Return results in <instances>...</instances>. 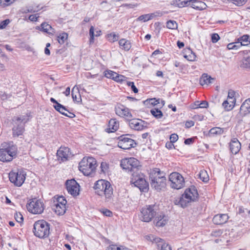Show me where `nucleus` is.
Returning <instances> with one entry per match:
<instances>
[{"label":"nucleus","instance_id":"nucleus-1","mask_svg":"<svg viewBox=\"0 0 250 250\" xmlns=\"http://www.w3.org/2000/svg\"><path fill=\"white\" fill-rule=\"evenodd\" d=\"M17 152V148L13 142H3L0 146V161L10 162L16 157Z\"/></svg>","mask_w":250,"mask_h":250},{"label":"nucleus","instance_id":"nucleus-2","mask_svg":"<svg viewBox=\"0 0 250 250\" xmlns=\"http://www.w3.org/2000/svg\"><path fill=\"white\" fill-rule=\"evenodd\" d=\"M93 188L97 194L105 196L106 201L108 202L112 198L113 188L108 181L103 179L99 180L95 183Z\"/></svg>","mask_w":250,"mask_h":250},{"label":"nucleus","instance_id":"nucleus-3","mask_svg":"<svg viewBox=\"0 0 250 250\" xmlns=\"http://www.w3.org/2000/svg\"><path fill=\"white\" fill-rule=\"evenodd\" d=\"M50 225L44 220L36 221L33 226V232L39 238H45L50 234Z\"/></svg>","mask_w":250,"mask_h":250},{"label":"nucleus","instance_id":"nucleus-4","mask_svg":"<svg viewBox=\"0 0 250 250\" xmlns=\"http://www.w3.org/2000/svg\"><path fill=\"white\" fill-rule=\"evenodd\" d=\"M96 165V161L94 158L84 157L79 163V169L84 175L89 176L94 173Z\"/></svg>","mask_w":250,"mask_h":250},{"label":"nucleus","instance_id":"nucleus-5","mask_svg":"<svg viewBox=\"0 0 250 250\" xmlns=\"http://www.w3.org/2000/svg\"><path fill=\"white\" fill-rule=\"evenodd\" d=\"M158 210V206L156 204L146 205L141 209V220L145 222L151 221L156 216Z\"/></svg>","mask_w":250,"mask_h":250},{"label":"nucleus","instance_id":"nucleus-6","mask_svg":"<svg viewBox=\"0 0 250 250\" xmlns=\"http://www.w3.org/2000/svg\"><path fill=\"white\" fill-rule=\"evenodd\" d=\"M130 183L138 188L141 191L147 192L149 189V185L145 178V175L138 172L132 173Z\"/></svg>","mask_w":250,"mask_h":250},{"label":"nucleus","instance_id":"nucleus-7","mask_svg":"<svg viewBox=\"0 0 250 250\" xmlns=\"http://www.w3.org/2000/svg\"><path fill=\"white\" fill-rule=\"evenodd\" d=\"M120 166L123 169H125L133 173L137 172L139 166V161L135 158L130 157L122 159Z\"/></svg>","mask_w":250,"mask_h":250},{"label":"nucleus","instance_id":"nucleus-8","mask_svg":"<svg viewBox=\"0 0 250 250\" xmlns=\"http://www.w3.org/2000/svg\"><path fill=\"white\" fill-rule=\"evenodd\" d=\"M130 136L129 134H125L119 136L118 138V146L123 149H129L134 147L136 143L134 140L129 138Z\"/></svg>","mask_w":250,"mask_h":250},{"label":"nucleus","instance_id":"nucleus-9","mask_svg":"<svg viewBox=\"0 0 250 250\" xmlns=\"http://www.w3.org/2000/svg\"><path fill=\"white\" fill-rule=\"evenodd\" d=\"M27 208L33 214H41L43 212L44 208L42 202L35 198L27 204Z\"/></svg>","mask_w":250,"mask_h":250},{"label":"nucleus","instance_id":"nucleus-10","mask_svg":"<svg viewBox=\"0 0 250 250\" xmlns=\"http://www.w3.org/2000/svg\"><path fill=\"white\" fill-rule=\"evenodd\" d=\"M26 173L21 170L17 172L11 171L9 174L10 181L18 187L21 186L25 179Z\"/></svg>","mask_w":250,"mask_h":250},{"label":"nucleus","instance_id":"nucleus-11","mask_svg":"<svg viewBox=\"0 0 250 250\" xmlns=\"http://www.w3.org/2000/svg\"><path fill=\"white\" fill-rule=\"evenodd\" d=\"M169 181L171 182L172 188L179 189L182 188L185 185L183 177L178 172H172L169 175Z\"/></svg>","mask_w":250,"mask_h":250},{"label":"nucleus","instance_id":"nucleus-12","mask_svg":"<svg viewBox=\"0 0 250 250\" xmlns=\"http://www.w3.org/2000/svg\"><path fill=\"white\" fill-rule=\"evenodd\" d=\"M149 178L151 187L157 191L162 190L166 187V176L154 177L153 175H150Z\"/></svg>","mask_w":250,"mask_h":250},{"label":"nucleus","instance_id":"nucleus-13","mask_svg":"<svg viewBox=\"0 0 250 250\" xmlns=\"http://www.w3.org/2000/svg\"><path fill=\"white\" fill-rule=\"evenodd\" d=\"M65 186L68 192L73 197L79 194L80 186L74 179L66 180Z\"/></svg>","mask_w":250,"mask_h":250},{"label":"nucleus","instance_id":"nucleus-14","mask_svg":"<svg viewBox=\"0 0 250 250\" xmlns=\"http://www.w3.org/2000/svg\"><path fill=\"white\" fill-rule=\"evenodd\" d=\"M148 237L151 241L156 244L159 250H171V247L164 240L153 235L148 236Z\"/></svg>","mask_w":250,"mask_h":250},{"label":"nucleus","instance_id":"nucleus-15","mask_svg":"<svg viewBox=\"0 0 250 250\" xmlns=\"http://www.w3.org/2000/svg\"><path fill=\"white\" fill-rule=\"evenodd\" d=\"M116 114L121 117H126L131 118L132 117V114L129 109L120 103H117L115 107Z\"/></svg>","mask_w":250,"mask_h":250},{"label":"nucleus","instance_id":"nucleus-16","mask_svg":"<svg viewBox=\"0 0 250 250\" xmlns=\"http://www.w3.org/2000/svg\"><path fill=\"white\" fill-rule=\"evenodd\" d=\"M183 194L185 198L192 202L196 201L198 199L199 194L197 190L196 187L193 186L186 189Z\"/></svg>","mask_w":250,"mask_h":250},{"label":"nucleus","instance_id":"nucleus-17","mask_svg":"<svg viewBox=\"0 0 250 250\" xmlns=\"http://www.w3.org/2000/svg\"><path fill=\"white\" fill-rule=\"evenodd\" d=\"M57 156L59 160L62 162L66 161L72 155L68 147H61L57 151Z\"/></svg>","mask_w":250,"mask_h":250},{"label":"nucleus","instance_id":"nucleus-18","mask_svg":"<svg viewBox=\"0 0 250 250\" xmlns=\"http://www.w3.org/2000/svg\"><path fill=\"white\" fill-rule=\"evenodd\" d=\"M129 125L131 129L141 130L147 127V122L138 119H132L129 120Z\"/></svg>","mask_w":250,"mask_h":250},{"label":"nucleus","instance_id":"nucleus-19","mask_svg":"<svg viewBox=\"0 0 250 250\" xmlns=\"http://www.w3.org/2000/svg\"><path fill=\"white\" fill-rule=\"evenodd\" d=\"M249 113H250V99H248L242 104L236 117L239 121H241V118Z\"/></svg>","mask_w":250,"mask_h":250},{"label":"nucleus","instance_id":"nucleus-20","mask_svg":"<svg viewBox=\"0 0 250 250\" xmlns=\"http://www.w3.org/2000/svg\"><path fill=\"white\" fill-rule=\"evenodd\" d=\"M168 220L167 216L163 212L159 213L157 212L153 222L156 226L160 227H164L167 223Z\"/></svg>","mask_w":250,"mask_h":250},{"label":"nucleus","instance_id":"nucleus-21","mask_svg":"<svg viewBox=\"0 0 250 250\" xmlns=\"http://www.w3.org/2000/svg\"><path fill=\"white\" fill-rule=\"evenodd\" d=\"M229 218L227 214H216L213 217L212 222L215 225H221L227 222Z\"/></svg>","mask_w":250,"mask_h":250},{"label":"nucleus","instance_id":"nucleus-22","mask_svg":"<svg viewBox=\"0 0 250 250\" xmlns=\"http://www.w3.org/2000/svg\"><path fill=\"white\" fill-rule=\"evenodd\" d=\"M229 147L231 152L233 154H236L240 151L241 145L237 138H233L229 143Z\"/></svg>","mask_w":250,"mask_h":250},{"label":"nucleus","instance_id":"nucleus-23","mask_svg":"<svg viewBox=\"0 0 250 250\" xmlns=\"http://www.w3.org/2000/svg\"><path fill=\"white\" fill-rule=\"evenodd\" d=\"M119 126V122L116 119H111L108 122V127L105 129L107 133H112L116 131Z\"/></svg>","mask_w":250,"mask_h":250},{"label":"nucleus","instance_id":"nucleus-24","mask_svg":"<svg viewBox=\"0 0 250 250\" xmlns=\"http://www.w3.org/2000/svg\"><path fill=\"white\" fill-rule=\"evenodd\" d=\"M37 29L51 35L55 33V30L45 22H42L40 26H38Z\"/></svg>","mask_w":250,"mask_h":250},{"label":"nucleus","instance_id":"nucleus-25","mask_svg":"<svg viewBox=\"0 0 250 250\" xmlns=\"http://www.w3.org/2000/svg\"><path fill=\"white\" fill-rule=\"evenodd\" d=\"M50 100L51 102L54 104L53 106L56 111L63 115L65 114L66 113L65 111H68V109L65 106L58 103V101L53 98H51Z\"/></svg>","mask_w":250,"mask_h":250},{"label":"nucleus","instance_id":"nucleus-26","mask_svg":"<svg viewBox=\"0 0 250 250\" xmlns=\"http://www.w3.org/2000/svg\"><path fill=\"white\" fill-rule=\"evenodd\" d=\"M13 136L19 137L21 135L24 131V125L23 124H14V127L12 128Z\"/></svg>","mask_w":250,"mask_h":250},{"label":"nucleus","instance_id":"nucleus-27","mask_svg":"<svg viewBox=\"0 0 250 250\" xmlns=\"http://www.w3.org/2000/svg\"><path fill=\"white\" fill-rule=\"evenodd\" d=\"M191 202L192 201L185 198V197H184L183 194L180 197L175 199L174 200V203L175 205H179L182 208L186 207L188 204Z\"/></svg>","mask_w":250,"mask_h":250},{"label":"nucleus","instance_id":"nucleus-28","mask_svg":"<svg viewBox=\"0 0 250 250\" xmlns=\"http://www.w3.org/2000/svg\"><path fill=\"white\" fill-rule=\"evenodd\" d=\"M191 2V0H173L171 4L180 8L188 6Z\"/></svg>","mask_w":250,"mask_h":250},{"label":"nucleus","instance_id":"nucleus-29","mask_svg":"<svg viewBox=\"0 0 250 250\" xmlns=\"http://www.w3.org/2000/svg\"><path fill=\"white\" fill-rule=\"evenodd\" d=\"M66 205L62 204L59 205L58 204H54L53 207V209L55 213L59 215H63L66 211Z\"/></svg>","mask_w":250,"mask_h":250},{"label":"nucleus","instance_id":"nucleus-30","mask_svg":"<svg viewBox=\"0 0 250 250\" xmlns=\"http://www.w3.org/2000/svg\"><path fill=\"white\" fill-rule=\"evenodd\" d=\"M119 44L120 48L125 50V51H128L131 47L130 41L125 39H121L119 41Z\"/></svg>","mask_w":250,"mask_h":250},{"label":"nucleus","instance_id":"nucleus-31","mask_svg":"<svg viewBox=\"0 0 250 250\" xmlns=\"http://www.w3.org/2000/svg\"><path fill=\"white\" fill-rule=\"evenodd\" d=\"M28 121V115H22L21 117H14L12 119L13 124H23L24 125L25 123Z\"/></svg>","mask_w":250,"mask_h":250},{"label":"nucleus","instance_id":"nucleus-32","mask_svg":"<svg viewBox=\"0 0 250 250\" xmlns=\"http://www.w3.org/2000/svg\"><path fill=\"white\" fill-rule=\"evenodd\" d=\"M213 80L214 79L210 76H208L206 74H204L200 78V83L202 85L205 84L208 85V84L212 83L211 80Z\"/></svg>","mask_w":250,"mask_h":250},{"label":"nucleus","instance_id":"nucleus-33","mask_svg":"<svg viewBox=\"0 0 250 250\" xmlns=\"http://www.w3.org/2000/svg\"><path fill=\"white\" fill-rule=\"evenodd\" d=\"M186 52L188 54H185L184 57L189 61H194L195 60L196 56L195 54L190 49V48H188L186 50Z\"/></svg>","mask_w":250,"mask_h":250},{"label":"nucleus","instance_id":"nucleus-34","mask_svg":"<svg viewBox=\"0 0 250 250\" xmlns=\"http://www.w3.org/2000/svg\"><path fill=\"white\" fill-rule=\"evenodd\" d=\"M190 3V6L196 9L202 10L206 8V5L205 3L202 1H193L192 0Z\"/></svg>","mask_w":250,"mask_h":250},{"label":"nucleus","instance_id":"nucleus-35","mask_svg":"<svg viewBox=\"0 0 250 250\" xmlns=\"http://www.w3.org/2000/svg\"><path fill=\"white\" fill-rule=\"evenodd\" d=\"M101 33V30H98L96 31V34L95 35V36L98 37L100 36ZM89 35H90V40H89V42L90 44L94 42V28L93 26H91L89 29Z\"/></svg>","mask_w":250,"mask_h":250},{"label":"nucleus","instance_id":"nucleus-36","mask_svg":"<svg viewBox=\"0 0 250 250\" xmlns=\"http://www.w3.org/2000/svg\"><path fill=\"white\" fill-rule=\"evenodd\" d=\"M249 37L248 35H244L238 39V42L242 44V46L248 45L249 43L250 44V41H249Z\"/></svg>","mask_w":250,"mask_h":250},{"label":"nucleus","instance_id":"nucleus-37","mask_svg":"<svg viewBox=\"0 0 250 250\" xmlns=\"http://www.w3.org/2000/svg\"><path fill=\"white\" fill-rule=\"evenodd\" d=\"M151 114L156 119H161L163 116V112L158 108H154L150 111Z\"/></svg>","mask_w":250,"mask_h":250},{"label":"nucleus","instance_id":"nucleus-38","mask_svg":"<svg viewBox=\"0 0 250 250\" xmlns=\"http://www.w3.org/2000/svg\"><path fill=\"white\" fill-rule=\"evenodd\" d=\"M199 178L204 182H207L209 180V176L207 172L205 170H201L198 174Z\"/></svg>","mask_w":250,"mask_h":250},{"label":"nucleus","instance_id":"nucleus-39","mask_svg":"<svg viewBox=\"0 0 250 250\" xmlns=\"http://www.w3.org/2000/svg\"><path fill=\"white\" fill-rule=\"evenodd\" d=\"M240 66L243 68L250 69V57H244L242 60Z\"/></svg>","mask_w":250,"mask_h":250},{"label":"nucleus","instance_id":"nucleus-40","mask_svg":"<svg viewBox=\"0 0 250 250\" xmlns=\"http://www.w3.org/2000/svg\"><path fill=\"white\" fill-rule=\"evenodd\" d=\"M58 41L61 44L64 43L68 38V34L65 32L61 33L58 37Z\"/></svg>","mask_w":250,"mask_h":250},{"label":"nucleus","instance_id":"nucleus-41","mask_svg":"<svg viewBox=\"0 0 250 250\" xmlns=\"http://www.w3.org/2000/svg\"><path fill=\"white\" fill-rule=\"evenodd\" d=\"M242 46V44L239 43V42H236L235 43H230L227 45V48L229 50H237Z\"/></svg>","mask_w":250,"mask_h":250},{"label":"nucleus","instance_id":"nucleus-42","mask_svg":"<svg viewBox=\"0 0 250 250\" xmlns=\"http://www.w3.org/2000/svg\"><path fill=\"white\" fill-rule=\"evenodd\" d=\"M167 27L170 29H176L178 27V24L176 21L169 20L166 23Z\"/></svg>","mask_w":250,"mask_h":250},{"label":"nucleus","instance_id":"nucleus-43","mask_svg":"<svg viewBox=\"0 0 250 250\" xmlns=\"http://www.w3.org/2000/svg\"><path fill=\"white\" fill-rule=\"evenodd\" d=\"M117 73L110 70H106L104 72V76L107 78L112 79L114 81V78Z\"/></svg>","mask_w":250,"mask_h":250},{"label":"nucleus","instance_id":"nucleus-44","mask_svg":"<svg viewBox=\"0 0 250 250\" xmlns=\"http://www.w3.org/2000/svg\"><path fill=\"white\" fill-rule=\"evenodd\" d=\"M223 132V130L220 127H213L210 129L209 134L210 135H218L222 134Z\"/></svg>","mask_w":250,"mask_h":250},{"label":"nucleus","instance_id":"nucleus-45","mask_svg":"<svg viewBox=\"0 0 250 250\" xmlns=\"http://www.w3.org/2000/svg\"><path fill=\"white\" fill-rule=\"evenodd\" d=\"M150 175H153L154 177L165 176V173L163 171H161L159 168H155L153 170V173Z\"/></svg>","mask_w":250,"mask_h":250},{"label":"nucleus","instance_id":"nucleus-46","mask_svg":"<svg viewBox=\"0 0 250 250\" xmlns=\"http://www.w3.org/2000/svg\"><path fill=\"white\" fill-rule=\"evenodd\" d=\"M143 103L146 105L148 104L155 105L159 104V103H156V99L155 98L147 99L146 100L143 101Z\"/></svg>","mask_w":250,"mask_h":250},{"label":"nucleus","instance_id":"nucleus-47","mask_svg":"<svg viewBox=\"0 0 250 250\" xmlns=\"http://www.w3.org/2000/svg\"><path fill=\"white\" fill-rule=\"evenodd\" d=\"M54 204H58L59 205H61L63 204L66 205L67 201L64 197L59 196L57 198L56 201H54Z\"/></svg>","mask_w":250,"mask_h":250},{"label":"nucleus","instance_id":"nucleus-48","mask_svg":"<svg viewBox=\"0 0 250 250\" xmlns=\"http://www.w3.org/2000/svg\"><path fill=\"white\" fill-rule=\"evenodd\" d=\"M222 106L226 111L231 110L233 107L229 104V100H225L222 104Z\"/></svg>","mask_w":250,"mask_h":250},{"label":"nucleus","instance_id":"nucleus-49","mask_svg":"<svg viewBox=\"0 0 250 250\" xmlns=\"http://www.w3.org/2000/svg\"><path fill=\"white\" fill-rule=\"evenodd\" d=\"M149 20H150V16H148V14L142 15L139 16L137 19V21H143L144 22L147 21Z\"/></svg>","mask_w":250,"mask_h":250},{"label":"nucleus","instance_id":"nucleus-50","mask_svg":"<svg viewBox=\"0 0 250 250\" xmlns=\"http://www.w3.org/2000/svg\"><path fill=\"white\" fill-rule=\"evenodd\" d=\"M223 233V231L221 229H215L213 230L211 233V235L213 237H218Z\"/></svg>","mask_w":250,"mask_h":250},{"label":"nucleus","instance_id":"nucleus-51","mask_svg":"<svg viewBox=\"0 0 250 250\" xmlns=\"http://www.w3.org/2000/svg\"><path fill=\"white\" fill-rule=\"evenodd\" d=\"M127 84L131 87V88L132 90L135 93H137L138 92V89L135 86L134 82H128L127 83Z\"/></svg>","mask_w":250,"mask_h":250},{"label":"nucleus","instance_id":"nucleus-52","mask_svg":"<svg viewBox=\"0 0 250 250\" xmlns=\"http://www.w3.org/2000/svg\"><path fill=\"white\" fill-rule=\"evenodd\" d=\"M125 77L122 75L116 74L115 77L114 78V81L117 82H122L124 81Z\"/></svg>","mask_w":250,"mask_h":250},{"label":"nucleus","instance_id":"nucleus-53","mask_svg":"<svg viewBox=\"0 0 250 250\" xmlns=\"http://www.w3.org/2000/svg\"><path fill=\"white\" fill-rule=\"evenodd\" d=\"M247 0H232V2L237 6L243 5Z\"/></svg>","mask_w":250,"mask_h":250},{"label":"nucleus","instance_id":"nucleus-54","mask_svg":"<svg viewBox=\"0 0 250 250\" xmlns=\"http://www.w3.org/2000/svg\"><path fill=\"white\" fill-rule=\"evenodd\" d=\"M14 0H0L1 5L6 6L13 2Z\"/></svg>","mask_w":250,"mask_h":250},{"label":"nucleus","instance_id":"nucleus-55","mask_svg":"<svg viewBox=\"0 0 250 250\" xmlns=\"http://www.w3.org/2000/svg\"><path fill=\"white\" fill-rule=\"evenodd\" d=\"M109 40L111 42H114L118 40V36L115 34H110L108 35Z\"/></svg>","mask_w":250,"mask_h":250},{"label":"nucleus","instance_id":"nucleus-56","mask_svg":"<svg viewBox=\"0 0 250 250\" xmlns=\"http://www.w3.org/2000/svg\"><path fill=\"white\" fill-rule=\"evenodd\" d=\"M220 39L219 35L217 33H213L211 35V41L213 43L217 42Z\"/></svg>","mask_w":250,"mask_h":250},{"label":"nucleus","instance_id":"nucleus-57","mask_svg":"<svg viewBox=\"0 0 250 250\" xmlns=\"http://www.w3.org/2000/svg\"><path fill=\"white\" fill-rule=\"evenodd\" d=\"M101 171L105 173L108 168V165L105 162H102L100 166Z\"/></svg>","mask_w":250,"mask_h":250},{"label":"nucleus","instance_id":"nucleus-58","mask_svg":"<svg viewBox=\"0 0 250 250\" xmlns=\"http://www.w3.org/2000/svg\"><path fill=\"white\" fill-rule=\"evenodd\" d=\"M106 250H121V247L116 245H111L107 248Z\"/></svg>","mask_w":250,"mask_h":250},{"label":"nucleus","instance_id":"nucleus-59","mask_svg":"<svg viewBox=\"0 0 250 250\" xmlns=\"http://www.w3.org/2000/svg\"><path fill=\"white\" fill-rule=\"evenodd\" d=\"M10 22V21L8 19L3 21L0 23V29H3L8 25Z\"/></svg>","mask_w":250,"mask_h":250},{"label":"nucleus","instance_id":"nucleus-60","mask_svg":"<svg viewBox=\"0 0 250 250\" xmlns=\"http://www.w3.org/2000/svg\"><path fill=\"white\" fill-rule=\"evenodd\" d=\"M178 139V136L175 133L172 134L170 136V141L172 143L176 142Z\"/></svg>","mask_w":250,"mask_h":250},{"label":"nucleus","instance_id":"nucleus-61","mask_svg":"<svg viewBox=\"0 0 250 250\" xmlns=\"http://www.w3.org/2000/svg\"><path fill=\"white\" fill-rule=\"evenodd\" d=\"M15 218L17 221L19 223L22 222L23 219L22 215L20 213L19 214L16 213V215L15 216Z\"/></svg>","mask_w":250,"mask_h":250},{"label":"nucleus","instance_id":"nucleus-62","mask_svg":"<svg viewBox=\"0 0 250 250\" xmlns=\"http://www.w3.org/2000/svg\"><path fill=\"white\" fill-rule=\"evenodd\" d=\"M103 214L106 216L110 217L112 215V212L109 209H105L102 211Z\"/></svg>","mask_w":250,"mask_h":250},{"label":"nucleus","instance_id":"nucleus-63","mask_svg":"<svg viewBox=\"0 0 250 250\" xmlns=\"http://www.w3.org/2000/svg\"><path fill=\"white\" fill-rule=\"evenodd\" d=\"M194 142V139L193 138H189L185 140L184 143L186 145H191Z\"/></svg>","mask_w":250,"mask_h":250},{"label":"nucleus","instance_id":"nucleus-64","mask_svg":"<svg viewBox=\"0 0 250 250\" xmlns=\"http://www.w3.org/2000/svg\"><path fill=\"white\" fill-rule=\"evenodd\" d=\"M208 103L206 101L199 102V108H207L208 106Z\"/></svg>","mask_w":250,"mask_h":250}]
</instances>
